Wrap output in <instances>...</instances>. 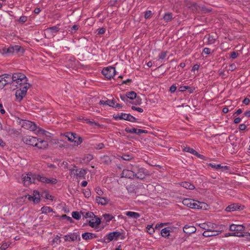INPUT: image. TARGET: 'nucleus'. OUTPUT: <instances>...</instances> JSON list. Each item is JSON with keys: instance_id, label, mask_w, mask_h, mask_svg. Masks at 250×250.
<instances>
[{"instance_id": "obj_1", "label": "nucleus", "mask_w": 250, "mask_h": 250, "mask_svg": "<svg viewBox=\"0 0 250 250\" xmlns=\"http://www.w3.org/2000/svg\"><path fill=\"white\" fill-rule=\"evenodd\" d=\"M26 76L21 73H14L12 76V85L17 88L25 86V84H29Z\"/></svg>"}, {"instance_id": "obj_2", "label": "nucleus", "mask_w": 250, "mask_h": 250, "mask_svg": "<svg viewBox=\"0 0 250 250\" xmlns=\"http://www.w3.org/2000/svg\"><path fill=\"white\" fill-rule=\"evenodd\" d=\"M182 202L185 206L193 209H206L208 207L207 204L204 202H201L189 198L184 199Z\"/></svg>"}, {"instance_id": "obj_3", "label": "nucleus", "mask_w": 250, "mask_h": 250, "mask_svg": "<svg viewBox=\"0 0 250 250\" xmlns=\"http://www.w3.org/2000/svg\"><path fill=\"white\" fill-rule=\"evenodd\" d=\"M244 229L245 227L243 225L232 224L229 227V230L233 231V232L229 233V234L238 237H250V234L248 232H244Z\"/></svg>"}, {"instance_id": "obj_4", "label": "nucleus", "mask_w": 250, "mask_h": 250, "mask_svg": "<svg viewBox=\"0 0 250 250\" xmlns=\"http://www.w3.org/2000/svg\"><path fill=\"white\" fill-rule=\"evenodd\" d=\"M131 169L134 174V178L136 177L139 179H143L146 175L144 169L142 167H139L137 165H131Z\"/></svg>"}, {"instance_id": "obj_5", "label": "nucleus", "mask_w": 250, "mask_h": 250, "mask_svg": "<svg viewBox=\"0 0 250 250\" xmlns=\"http://www.w3.org/2000/svg\"><path fill=\"white\" fill-rule=\"evenodd\" d=\"M30 84H25V86L19 88L16 91L15 95L17 99L21 101L26 95L27 89L30 87Z\"/></svg>"}, {"instance_id": "obj_6", "label": "nucleus", "mask_w": 250, "mask_h": 250, "mask_svg": "<svg viewBox=\"0 0 250 250\" xmlns=\"http://www.w3.org/2000/svg\"><path fill=\"white\" fill-rule=\"evenodd\" d=\"M35 176H36V174H33L32 173H28V174L22 175V180L24 185L26 186H28L31 183H35L36 180Z\"/></svg>"}, {"instance_id": "obj_7", "label": "nucleus", "mask_w": 250, "mask_h": 250, "mask_svg": "<svg viewBox=\"0 0 250 250\" xmlns=\"http://www.w3.org/2000/svg\"><path fill=\"white\" fill-rule=\"evenodd\" d=\"M35 176L36 181L43 183L54 185L56 184L58 182V180L56 178H47L45 176L39 174H36Z\"/></svg>"}, {"instance_id": "obj_8", "label": "nucleus", "mask_w": 250, "mask_h": 250, "mask_svg": "<svg viewBox=\"0 0 250 250\" xmlns=\"http://www.w3.org/2000/svg\"><path fill=\"white\" fill-rule=\"evenodd\" d=\"M22 127L31 131L36 130L37 127L35 124L29 120H22L20 122Z\"/></svg>"}, {"instance_id": "obj_9", "label": "nucleus", "mask_w": 250, "mask_h": 250, "mask_svg": "<svg viewBox=\"0 0 250 250\" xmlns=\"http://www.w3.org/2000/svg\"><path fill=\"white\" fill-rule=\"evenodd\" d=\"M75 135H76V133H72V132H66L65 133L63 136L67 138V140L71 142H74L75 145H79L82 142V138H78V141L75 140Z\"/></svg>"}, {"instance_id": "obj_10", "label": "nucleus", "mask_w": 250, "mask_h": 250, "mask_svg": "<svg viewBox=\"0 0 250 250\" xmlns=\"http://www.w3.org/2000/svg\"><path fill=\"white\" fill-rule=\"evenodd\" d=\"M102 74L107 79L110 80L116 74L115 68L114 67L104 68L102 70Z\"/></svg>"}, {"instance_id": "obj_11", "label": "nucleus", "mask_w": 250, "mask_h": 250, "mask_svg": "<svg viewBox=\"0 0 250 250\" xmlns=\"http://www.w3.org/2000/svg\"><path fill=\"white\" fill-rule=\"evenodd\" d=\"M121 235V233L119 231L110 232L104 237V241L105 243H109L114 239L117 240Z\"/></svg>"}, {"instance_id": "obj_12", "label": "nucleus", "mask_w": 250, "mask_h": 250, "mask_svg": "<svg viewBox=\"0 0 250 250\" xmlns=\"http://www.w3.org/2000/svg\"><path fill=\"white\" fill-rule=\"evenodd\" d=\"M22 140L26 145L35 146L37 142H38L39 139L36 137L27 135L23 137Z\"/></svg>"}, {"instance_id": "obj_13", "label": "nucleus", "mask_w": 250, "mask_h": 250, "mask_svg": "<svg viewBox=\"0 0 250 250\" xmlns=\"http://www.w3.org/2000/svg\"><path fill=\"white\" fill-rule=\"evenodd\" d=\"M131 165H130L128 166V169L123 170L122 173V177H126L130 179L134 178V174H133V171L131 169Z\"/></svg>"}, {"instance_id": "obj_14", "label": "nucleus", "mask_w": 250, "mask_h": 250, "mask_svg": "<svg viewBox=\"0 0 250 250\" xmlns=\"http://www.w3.org/2000/svg\"><path fill=\"white\" fill-rule=\"evenodd\" d=\"M6 49V53H18L20 52H23V49L19 45H15L14 46H10Z\"/></svg>"}, {"instance_id": "obj_15", "label": "nucleus", "mask_w": 250, "mask_h": 250, "mask_svg": "<svg viewBox=\"0 0 250 250\" xmlns=\"http://www.w3.org/2000/svg\"><path fill=\"white\" fill-rule=\"evenodd\" d=\"M244 208V206H241L238 204H233L228 206L226 208V211L228 212L234 211L237 210H242Z\"/></svg>"}, {"instance_id": "obj_16", "label": "nucleus", "mask_w": 250, "mask_h": 250, "mask_svg": "<svg viewBox=\"0 0 250 250\" xmlns=\"http://www.w3.org/2000/svg\"><path fill=\"white\" fill-rule=\"evenodd\" d=\"M119 120H125L131 122H135L136 121V118L134 116L131 115L129 114H126L124 113H121L120 114Z\"/></svg>"}, {"instance_id": "obj_17", "label": "nucleus", "mask_w": 250, "mask_h": 250, "mask_svg": "<svg viewBox=\"0 0 250 250\" xmlns=\"http://www.w3.org/2000/svg\"><path fill=\"white\" fill-rule=\"evenodd\" d=\"M221 232V230H207L204 231L203 235L206 237L216 236Z\"/></svg>"}, {"instance_id": "obj_18", "label": "nucleus", "mask_w": 250, "mask_h": 250, "mask_svg": "<svg viewBox=\"0 0 250 250\" xmlns=\"http://www.w3.org/2000/svg\"><path fill=\"white\" fill-rule=\"evenodd\" d=\"M184 232L188 234H191L196 232V228L193 226L185 225L183 228Z\"/></svg>"}, {"instance_id": "obj_19", "label": "nucleus", "mask_w": 250, "mask_h": 250, "mask_svg": "<svg viewBox=\"0 0 250 250\" xmlns=\"http://www.w3.org/2000/svg\"><path fill=\"white\" fill-rule=\"evenodd\" d=\"M48 142L44 140L39 139L38 142L36 144V147L39 149H45L48 146Z\"/></svg>"}, {"instance_id": "obj_20", "label": "nucleus", "mask_w": 250, "mask_h": 250, "mask_svg": "<svg viewBox=\"0 0 250 250\" xmlns=\"http://www.w3.org/2000/svg\"><path fill=\"white\" fill-rule=\"evenodd\" d=\"M96 201L99 204H101L102 205H106L109 201L107 198L99 196L96 197Z\"/></svg>"}, {"instance_id": "obj_21", "label": "nucleus", "mask_w": 250, "mask_h": 250, "mask_svg": "<svg viewBox=\"0 0 250 250\" xmlns=\"http://www.w3.org/2000/svg\"><path fill=\"white\" fill-rule=\"evenodd\" d=\"M82 236L85 240H88L97 237L95 234L90 232H85L82 234Z\"/></svg>"}, {"instance_id": "obj_22", "label": "nucleus", "mask_w": 250, "mask_h": 250, "mask_svg": "<svg viewBox=\"0 0 250 250\" xmlns=\"http://www.w3.org/2000/svg\"><path fill=\"white\" fill-rule=\"evenodd\" d=\"M76 177L79 178H85L86 174V170L84 169H76Z\"/></svg>"}, {"instance_id": "obj_23", "label": "nucleus", "mask_w": 250, "mask_h": 250, "mask_svg": "<svg viewBox=\"0 0 250 250\" xmlns=\"http://www.w3.org/2000/svg\"><path fill=\"white\" fill-rule=\"evenodd\" d=\"M180 185L185 188L190 189V190H192V189H193L195 188V186L193 184H192L189 182H181L180 184Z\"/></svg>"}, {"instance_id": "obj_24", "label": "nucleus", "mask_w": 250, "mask_h": 250, "mask_svg": "<svg viewBox=\"0 0 250 250\" xmlns=\"http://www.w3.org/2000/svg\"><path fill=\"white\" fill-rule=\"evenodd\" d=\"M99 103L101 104L108 105L110 106L114 107L115 101L110 100H107L106 101L101 100Z\"/></svg>"}, {"instance_id": "obj_25", "label": "nucleus", "mask_w": 250, "mask_h": 250, "mask_svg": "<svg viewBox=\"0 0 250 250\" xmlns=\"http://www.w3.org/2000/svg\"><path fill=\"white\" fill-rule=\"evenodd\" d=\"M60 30L59 27L54 26L50 27H48L45 29V32L47 33H56Z\"/></svg>"}, {"instance_id": "obj_26", "label": "nucleus", "mask_w": 250, "mask_h": 250, "mask_svg": "<svg viewBox=\"0 0 250 250\" xmlns=\"http://www.w3.org/2000/svg\"><path fill=\"white\" fill-rule=\"evenodd\" d=\"M125 214L130 217L134 219H138L140 217V214L139 213L133 211H127L125 212Z\"/></svg>"}, {"instance_id": "obj_27", "label": "nucleus", "mask_w": 250, "mask_h": 250, "mask_svg": "<svg viewBox=\"0 0 250 250\" xmlns=\"http://www.w3.org/2000/svg\"><path fill=\"white\" fill-rule=\"evenodd\" d=\"M2 76H0V89H2L6 84L10 83V81L3 79Z\"/></svg>"}, {"instance_id": "obj_28", "label": "nucleus", "mask_w": 250, "mask_h": 250, "mask_svg": "<svg viewBox=\"0 0 250 250\" xmlns=\"http://www.w3.org/2000/svg\"><path fill=\"white\" fill-rule=\"evenodd\" d=\"M209 165L211 167H212L214 169H216V170L220 169L221 168H225L226 169H228V166H221V164L216 165V164H209Z\"/></svg>"}, {"instance_id": "obj_29", "label": "nucleus", "mask_w": 250, "mask_h": 250, "mask_svg": "<svg viewBox=\"0 0 250 250\" xmlns=\"http://www.w3.org/2000/svg\"><path fill=\"white\" fill-rule=\"evenodd\" d=\"M34 202L35 203H38L40 201V196L39 192L37 190H34L33 192Z\"/></svg>"}, {"instance_id": "obj_30", "label": "nucleus", "mask_w": 250, "mask_h": 250, "mask_svg": "<svg viewBox=\"0 0 250 250\" xmlns=\"http://www.w3.org/2000/svg\"><path fill=\"white\" fill-rule=\"evenodd\" d=\"M126 95L127 97V99H130L131 100L135 99L137 95L136 93L133 91L126 93Z\"/></svg>"}, {"instance_id": "obj_31", "label": "nucleus", "mask_w": 250, "mask_h": 250, "mask_svg": "<svg viewBox=\"0 0 250 250\" xmlns=\"http://www.w3.org/2000/svg\"><path fill=\"white\" fill-rule=\"evenodd\" d=\"M172 14L170 13H167L165 14L163 19L166 22H168L172 19Z\"/></svg>"}, {"instance_id": "obj_32", "label": "nucleus", "mask_w": 250, "mask_h": 250, "mask_svg": "<svg viewBox=\"0 0 250 250\" xmlns=\"http://www.w3.org/2000/svg\"><path fill=\"white\" fill-rule=\"evenodd\" d=\"M41 211L42 213H48L53 211V209L49 207H43L41 208Z\"/></svg>"}, {"instance_id": "obj_33", "label": "nucleus", "mask_w": 250, "mask_h": 250, "mask_svg": "<svg viewBox=\"0 0 250 250\" xmlns=\"http://www.w3.org/2000/svg\"><path fill=\"white\" fill-rule=\"evenodd\" d=\"M161 233L163 237H166L169 235V230L167 228L163 229L161 230Z\"/></svg>"}, {"instance_id": "obj_34", "label": "nucleus", "mask_w": 250, "mask_h": 250, "mask_svg": "<svg viewBox=\"0 0 250 250\" xmlns=\"http://www.w3.org/2000/svg\"><path fill=\"white\" fill-rule=\"evenodd\" d=\"M121 158L125 161H130L133 159V156L132 155L129 154H124L121 156Z\"/></svg>"}, {"instance_id": "obj_35", "label": "nucleus", "mask_w": 250, "mask_h": 250, "mask_svg": "<svg viewBox=\"0 0 250 250\" xmlns=\"http://www.w3.org/2000/svg\"><path fill=\"white\" fill-rule=\"evenodd\" d=\"M103 217L106 222H109L113 218V216L109 214H104L103 215Z\"/></svg>"}, {"instance_id": "obj_36", "label": "nucleus", "mask_w": 250, "mask_h": 250, "mask_svg": "<svg viewBox=\"0 0 250 250\" xmlns=\"http://www.w3.org/2000/svg\"><path fill=\"white\" fill-rule=\"evenodd\" d=\"M72 216L76 220H79L81 218V215L78 211H73L72 213Z\"/></svg>"}, {"instance_id": "obj_37", "label": "nucleus", "mask_w": 250, "mask_h": 250, "mask_svg": "<svg viewBox=\"0 0 250 250\" xmlns=\"http://www.w3.org/2000/svg\"><path fill=\"white\" fill-rule=\"evenodd\" d=\"M79 28V26L78 25L74 24L71 27V29L69 30V31L71 33L76 32L78 30Z\"/></svg>"}, {"instance_id": "obj_38", "label": "nucleus", "mask_w": 250, "mask_h": 250, "mask_svg": "<svg viewBox=\"0 0 250 250\" xmlns=\"http://www.w3.org/2000/svg\"><path fill=\"white\" fill-rule=\"evenodd\" d=\"M125 131L127 133H136L137 128H129L127 127V128H125Z\"/></svg>"}, {"instance_id": "obj_39", "label": "nucleus", "mask_w": 250, "mask_h": 250, "mask_svg": "<svg viewBox=\"0 0 250 250\" xmlns=\"http://www.w3.org/2000/svg\"><path fill=\"white\" fill-rule=\"evenodd\" d=\"M78 235L76 234V233H73L69 235V239L71 240L72 241H74L78 239Z\"/></svg>"}, {"instance_id": "obj_40", "label": "nucleus", "mask_w": 250, "mask_h": 250, "mask_svg": "<svg viewBox=\"0 0 250 250\" xmlns=\"http://www.w3.org/2000/svg\"><path fill=\"white\" fill-rule=\"evenodd\" d=\"M82 214L85 217V218H92L93 216L95 217L94 213L92 212H87L84 214V212H82Z\"/></svg>"}, {"instance_id": "obj_41", "label": "nucleus", "mask_w": 250, "mask_h": 250, "mask_svg": "<svg viewBox=\"0 0 250 250\" xmlns=\"http://www.w3.org/2000/svg\"><path fill=\"white\" fill-rule=\"evenodd\" d=\"M61 218L62 219H65L68 221H69L70 223H73L74 221L73 220L72 218L71 217L68 216L65 214H63L61 216Z\"/></svg>"}, {"instance_id": "obj_42", "label": "nucleus", "mask_w": 250, "mask_h": 250, "mask_svg": "<svg viewBox=\"0 0 250 250\" xmlns=\"http://www.w3.org/2000/svg\"><path fill=\"white\" fill-rule=\"evenodd\" d=\"M199 226L201 228L205 229L206 230L210 229H209V227H208V225L206 223L200 224Z\"/></svg>"}, {"instance_id": "obj_43", "label": "nucleus", "mask_w": 250, "mask_h": 250, "mask_svg": "<svg viewBox=\"0 0 250 250\" xmlns=\"http://www.w3.org/2000/svg\"><path fill=\"white\" fill-rule=\"evenodd\" d=\"M167 54V51L162 52L159 55V60H163L164 59Z\"/></svg>"}, {"instance_id": "obj_44", "label": "nucleus", "mask_w": 250, "mask_h": 250, "mask_svg": "<svg viewBox=\"0 0 250 250\" xmlns=\"http://www.w3.org/2000/svg\"><path fill=\"white\" fill-rule=\"evenodd\" d=\"M215 39L212 36H209L208 38V43L211 44L215 42Z\"/></svg>"}, {"instance_id": "obj_45", "label": "nucleus", "mask_w": 250, "mask_h": 250, "mask_svg": "<svg viewBox=\"0 0 250 250\" xmlns=\"http://www.w3.org/2000/svg\"><path fill=\"white\" fill-rule=\"evenodd\" d=\"M1 76H2V77H4L3 79H7L9 81H10V83H12V77L10 74H4L3 75H0Z\"/></svg>"}, {"instance_id": "obj_46", "label": "nucleus", "mask_w": 250, "mask_h": 250, "mask_svg": "<svg viewBox=\"0 0 250 250\" xmlns=\"http://www.w3.org/2000/svg\"><path fill=\"white\" fill-rule=\"evenodd\" d=\"M86 123L90 124V125H92V126H99L100 125L98 123L95 122V121H90L89 120H86Z\"/></svg>"}, {"instance_id": "obj_47", "label": "nucleus", "mask_w": 250, "mask_h": 250, "mask_svg": "<svg viewBox=\"0 0 250 250\" xmlns=\"http://www.w3.org/2000/svg\"><path fill=\"white\" fill-rule=\"evenodd\" d=\"M104 147V145L103 143H99L98 144H96L95 146V148L96 149H101Z\"/></svg>"}, {"instance_id": "obj_48", "label": "nucleus", "mask_w": 250, "mask_h": 250, "mask_svg": "<svg viewBox=\"0 0 250 250\" xmlns=\"http://www.w3.org/2000/svg\"><path fill=\"white\" fill-rule=\"evenodd\" d=\"M190 88V86H181L179 88V90L180 91L183 92L186 91L187 89Z\"/></svg>"}, {"instance_id": "obj_49", "label": "nucleus", "mask_w": 250, "mask_h": 250, "mask_svg": "<svg viewBox=\"0 0 250 250\" xmlns=\"http://www.w3.org/2000/svg\"><path fill=\"white\" fill-rule=\"evenodd\" d=\"M152 14L151 11L150 10L146 11L145 13V19H148L151 15Z\"/></svg>"}, {"instance_id": "obj_50", "label": "nucleus", "mask_w": 250, "mask_h": 250, "mask_svg": "<svg viewBox=\"0 0 250 250\" xmlns=\"http://www.w3.org/2000/svg\"><path fill=\"white\" fill-rule=\"evenodd\" d=\"M193 152H191V154L196 156L197 157L200 158H202L203 156L201 154H200L198 153L196 150H195L194 149L193 150Z\"/></svg>"}, {"instance_id": "obj_51", "label": "nucleus", "mask_w": 250, "mask_h": 250, "mask_svg": "<svg viewBox=\"0 0 250 250\" xmlns=\"http://www.w3.org/2000/svg\"><path fill=\"white\" fill-rule=\"evenodd\" d=\"M131 109L133 110H136L139 112H143V109L142 108H140V107H136L135 106H132L131 107Z\"/></svg>"}, {"instance_id": "obj_52", "label": "nucleus", "mask_w": 250, "mask_h": 250, "mask_svg": "<svg viewBox=\"0 0 250 250\" xmlns=\"http://www.w3.org/2000/svg\"><path fill=\"white\" fill-rule=\"evenodd\" d=\"M209 224H210V225L208 226V227H209V229H211V230H217L216 229H215L217 228V226L216 225L212 224L211 223H209Z\"/></svg>"}, {"instance_id": "obj_53", "label": "nucleus", "mask_w": 250, "mask_h": 250, "mask_svg": "<svg viewBox=\"0 0 250 250\" xmlns=\"http://www.w3.org/2000/svg\"><path fill=\"white\" fill-rule=\"evenodd\" d=\"M238 54L236 52H232L230 55V57L233 59H236L238 56Z\"/></svg>"}, {"instance_id": "obj_54", "label": "nucleus", "mask_w": 250, "mask_h": 250, "mask_svg": "<svg viewBox=\"0 0 250 250\" xmlns=\"http://www.w3.org/2000/svg\"><path fill=\"white\" fill-rule=\"evenodd\" d=\"M84 195L85 197L88 198L91 195V192L89 189H86L84 192H83Z\"/></svg>"}, {"instance_id": "obj_55", "label": "nucleus", "mask_w": 250, "mask_h": 250, "mask_svg": "<svg viewBox=\"0 0 250 250\" xmlns=\"http://www.w3.org/2000/svg\"><path fill=\"white\" fill-rule=\"evenodd\" d=\"M193 149L190 147H188V146H187V147H185L183 150L185 152H189L190 153H191V152H193Z\"/></svg>"}, {"instance_id": "obj_56", "label": "nucleus", "mask_w": 250, "mask_h": 250, "mask_svg": "<svg viewBox=\"0 0 250 250\" xmlns=\"http://www.w3.org/2000/svg\"><path fill=\"white\" fill-rule=\"evenodd\" d=\"M147 132V131L146 130H143L141 129H137L136 133L137 134H140L142 133H146Z\"/></svg>"}, {"instance_id": "obj_57", "label": "nucleus", "mask_w": 250, "mask_h": 250, "mask_svg": "<svg viewBox=\"0 0 250 250\" xmlns=\"http://www.w3.org/2000/svg\"><path fill=\"white\" fill-rule=\"evenodd\" d=\"M120 98L121 99V100L123 101H124L125 102H128V99H127V97L126 96V95H120Z\"/></svg>"}, {"instance_id": "obj_58", "label": "nucleus", "mask_w": 250, "mask_h": 250, "mask_svg": "<svg viewBox=\"0 0 250 250\" xmlns=\"http://www.w3.org/2000/svg\"><path fill=\"white\" fill-rule=\"evenodd\" d=\"M146 228L147 229V232L149 234H152L154 231L153 228L151 226H148Z\"/></svg>"}, {"instance_id": "obj_59", "label": "nucleus", "mask_w": 250, "mask_h": 250, "mask_svg": "<svg viewBox=\"0 0 250 250\" xmlns=\"http://www.w3.org/2000/svg\"><path fill=\"white\" fill-rule=\"evenodd\" d=\"M198 5L195 3H193L191 4L190 6H189V8H191L193 10H197Z\"/></svg>"}, {"instance_id": "obj_60", "label": "nucleus", "mask_w": 250, "mask_h": 250, "mask_svg": "<svg viewBox=\"0 0 250 250\" xmlns=\"http://www.w3.org/2000/svg\"><path fill=\"white\" fill-rule=\"evenodd\" d=\"M69 171H70V175H74V176H76V169H75L74 168H68Z\"/></svg>"}, {"instance_id": "obj_61", "label": "nucleus", "mask_w": 250, "mask_h": 250, "mask_svg": "<svg viewBox=\"0 0 250 250\" xmlns=\"http://www.w3.org/2000/svg\"><path fill=\"white\" fill-rule=\"evenodd\" d=\"M96 191L97 193L100 196L102 195L103 194V191L100 188H96Z\"/></svg>"}, {"instance_id": "obj_62", "label": "nucleus", "mask_w": 250, "mask_h": 250, "mask_svg": "<svg viewBox=\"0 0 250 250\" xmlns=\"http://www.w3.org/2000/svg\"><path fill=\"white\" fill-rule=\"evenodd\" d=\"M89 225L90 226H91V227H93V228L95 227H97L96 222H95V221H93V219H92V221H90L89 222Z\"/></svg>"}, {"instance_id": "obj_63", "label": "nucleus", "mask_w": 250, "mask_h": 250, "mask_svg": "<svg viewBox=\"0 0 250 250\" xmlns=\"http://www.w3.org/2000/svg\"><path fill=\"white\" fill-rule=\"evenodd\" d=\"M176 86L174 85H172L170 86L169 90L171 93L174 92L176 90Z\"/></svg>"}, {"instance_id": "obj_64", "label": "nucleus", "mask_w": 250, "mask_h": 250, "mask_svg": "<svg viewBox=\"0 0 250 250\" xmlns=\"http://www.w3.org/2000/svg\"><path fill=\"white\" fill-rule=\"evenodd\" d=\"M246 128V125H245V124H240L239 125V129L240 130H245Z\"/></svg>"}]
</instances>
